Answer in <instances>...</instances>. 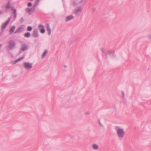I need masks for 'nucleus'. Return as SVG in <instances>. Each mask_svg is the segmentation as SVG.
Listing matches in <instances>:
<instances>
[{
	"instance_id": "1",
	"label": "nucleus",
	"mask_w": 151,
	"mask_h": 151,
	"mask_svg": "<svg viewBox=\"0 0 151 151\" xmlns=\"http://www.w3.org/2000/svg\"><path fill=\"white\" fill-rule=\"evenodd\" d=\"M16 45V43L13 40L9 41L8 42V45L7 47L8 50H12L14 49Z\"/></svg>"
},
{
	"instance_id": "2",
	"label": "nucleus",
	"mask_w": 151,
	"mask_h": 151,
	"mask_svg": "<svg viewBox=\"0 0 151 151\" xmlns=\"http://www.w3.org/2000/svg\"><path fill=\"white\" fill-rule=\"evenodd\" d=\"M28 45L25 43H23L21 45V48L20 50L18 52V54H20L22 51H24L27 50L29 48Z\"/></svg>"
},
{
	"instance_id": "3",
	"label": "nucleus",
	"mask_w": 151,
	"mask_h": 151,
	"mask_svg": "<svg viewBox=\"0 0 151 151\" xmlns=\"http://www.w3.org/2000/svg\"><path fill=\"white\" fill-rule=\"evenodd\" d=\"M124 134V131L122 129L118 128L117 130V135L119 138H122Z\"/></svg>"
},
{
	"instance_id": "4",
	"label": "nucleus",
	"mask_w": 151,
	"mask_h": 151,
	"mask_svg": "<svg viewBox=\"0 0 151 151\" xmlns=\"http://www.w3.org/2000/svg\"><path fill=\"white\" fill-rule=\"evenodd\" d=\"M24 67L27 70L31 69L32 67V64L28 62H24L23 63Z\"/></svg>"
},
{
	"instance_id": "5",
	"label": "nucleus",
	"mask_w": 151,
	"mask_h": 151,
	"mask_svg": "<svg viewBox=\"0 0 151 151\" xmlns=\"http://www.w3.org/2000/svg\"><path fill=\"white\" fill-rule=\"evenodd\" d=\"M11 17H9L8 19L6 22L3 24L1 26V29L3 31L4 30V29L6 28V25L9 23Z\"/></svg>"
},
{
	"instance_id": "6",
	"label": "nucleus",
	"mask_w": 151,
	"mask_h": 151,
	"mask_svg": "<svg viewBox=\"0 0 151 151\" xmlns=\"http://www.w3.org/2000/svg\"><path fill=\"white\" fill-rule=\"evenodd\" d=\"M82 11V8L80 6H78L76 7L75 9L74 12L76 15H79L81 11Z\"/></svg>"
},
{
	"instance_id": "7",
	"label": "nucleus",
	"mask_w": 151,
	"mask_h": 151,
	"mask_svg": "<svg viewBox=\"0 0 151 151\" xmlns=\"http://www.w3.org/2000/svg\"><path fill=\"white\" fill-rule=\"evenodd\" d=\"M38 29L42 33H44L45 32V27L41 24H40L38 26Z\"/></svg>"
},
{
	"instance_id": "8",
	"label": "nucleus",
	"mask_w": 151,
	"mask_h": 151,
	"mask_svg": "<svg viewBox=\"0 0 151 151\" xmlns=\"http://www.w3.org/2000/svg\"><path fill=\"white\" fill-rule=\"evenodd\" d=\"M32 35L34 37H37L39 36L38 31L37 29H35L34 30Z\"/></svg>"
},
{
	"instance_id": "9",
	"label": "nucleus",
	"mask_w": 151,
	"mask_h": 151,
	"mask_svg": "<svg viewBox=\"0 0 151 151\" xmlns=\"http://www.w3.org/2000/svg\"><path fill=\"white\" fill-rule=\"evenodd\" d=\"M24 26L22 25L19 27L14 32V33H19L24 29Z\"/></svg>"
},
{
	"instance_id": "10",
	"label": "nucleus",
	"mask_w": 151,
	"mask_h": 151,
	"mask_svg": "<svg viewBox=\"0 0 151 151\" xmlns=\"http://www.w3.org/2000/svg\"><path fill=\"white\" fill-rule=\"evenodd\" d=\"M46 27L48 33V35H50L51 34V31L49 24H47L46 25Z\"/></svg>"
},
{
	"instance_id": "11",
	"label": "nucleus",
	"mask_w": 151,
	"mask_h": 151,
	"mask_svg": "<svg viewBox=\"0 0 151 151\" xmlns=\"http://www.w3.org/2000/svg\"><path fill=\"white\" fill-rule=\"evenodd\" d=\"M35 8L33 6L31 8H27L26 9V11L28 13H29L31 12H33L35 11Z\"/></svg>"
},
{
	"instance_id": "12",
	"label": "nucleus",
	"mask_w": 151,
	"mask_h": 151,
	"mask_svg": "<svg viewBox=\"0 0 151 151\" xmlns=\"http://www.w3.org/2000/svg\"><path fill=\"white\" fill-rule=\"evenodd\" d=\"M74 17L72 15H70L67 17L66 18V21L68 22L69 20H70L72 19H73Z\"/></svg>"
},
{
	"instance_id": "13",
	"label": "nucleus",
	"mask_w": 151,
	"mask_h": 151,
	"mask_svg": "<svg viewBox=\"0 0 151 151\" xmlns=\"http://www.w3.org/2000/svg\"><path fill=\"white\" fill-rule=\"evenodd\" d=\"M11 9L13 11V13L14 15L17 14L16 9L14 6H11Z\"/></svg>"
},
{
	"instance_id": "14",
	"label": "nucleus",
	"mask_w": 151,
	"mask_h": 151,
	"mask_svg": "<svg viewBox=\"0 0 151 151\" xmlns=\"http://www.w3.org/2000/svg\"><path fill=\"white\" fill-rule=\"evenodd\" d=\"M24 58V56H23L22 57L16 60L15 61H14L13 64H15V63H17L18 62L22 60Z\"/></svg>"
},
{
	"instance_id": "15",
	"label": "nucleus",
	"mask_w": 151,
	"mask_h": 151,
	"mask_svg": "<svg viewBox=\"0 0 151 151\" xmlns=\"http://www.w3.org/2000/svg\"><path fill=\"white\" fill-rule=\"evenodd\" d=\"M30 33L29 32H27L24 34V36L25 37H29L30 36Z\"/></svg>"
},
{
	"instance_id": "16",
	"label": "nucleus",
	"mask_w": 151,
	"mask_h": 151,
	"mask_svg": "<svg viewBox=\"0 0 151 151\" xmlns=\"http://www.w3.org/2000/svg\"><path fill=\"white\" fill-rule=\"evenodd\" d=\"M40 1V0H36L35 4L33 6L35 8L36 6H37L38 5Z\"/></svg>"
},
{
	"instance_id": "17",
	"label": "nucleus",
	"mask_w": 151,
	"mask_h": 151,
	"mask_svg": "<svg viewBox=\"0 0 151 151\" xmlns=\"http://www.w3.org/2000/svg\"><path fill=\"white\" fill-rule=\"evenodd\" d=\"M47 52V50H45L44 52L42 53V58H45Z\"/></svg>"
},
{
	"instance_id": "18",
	"label": "nucleus",
	"mask_w": 151,
	"mask_h": 151,
	"mask_svg": "<svg viewBox=\"0 0 151 151\" xmlns=\"http://www.w3.org/2000/svg\"><path fill=\"white\" fill-rule=\"evenodd\" d=\"M15 27L14 26H13L10 29V34L12 33L13 32H14V29Z\"/></svg>"
},
{
	"instance_id": "19",
	"label": "nucleus",
	"mask_w": 151,
	"mask_h": 151,
	"mask_svg": "<svg viewBox=\"0 0 151 151\" xmlns=\"http://www.w3.org/2000/svg\"><path fill=\"white\" fill-rule=\"evenodd\" d=\"M93 149L94 150H97L98 148V145L96 144H93Z\"/></svg>"
},
{
	"instance_id": "20",
	"label": "nucleus",
	"mask_w": 151,
	"mask_h": 151,
	"mask_svg": "<svg viewBox=\"0 0 151 151\" xmlns=\"http://www.w3.org/2000/svg\"><path fill=\"white\" fill-rule=\"evenodd\" d=\"M11 7L10 3L8 2L7 4L6 5L5 8L6 9H8L10 8H11Z\"/></svg>"
},
{
	"instance_id": "21",
	"label": "nucleus",
	"mask_w": 151,
	"mask_h": 151,
	"mask_svg": "<svg viewBox=\"0 0 151 151\" xmlns=\"http://www.w3.org/2000/svg\"><path fill=\"white\" fill-rule=\"evenodd\" d=\"M27 29L28 31H31L32 29V28L31 26H28L27 27Z\"/></svg>"
},
{
	"instance_id": "22",
	"label": "nucleus",
	"mask_w": 151,
	"mask_h": 151,
	"mask_svg": "<svg viewBox=\"0 0 151 151\" xmlns=\"http://www.w3.org/2000/svg\"><path fill=\"white\" fill-rule=\"evenodd\" d=\"M32 5V4L31 3V2H29L28 3V4H27V6H31Z\"/></svg>"
},
{
	"instance_id": "23",
	"label": "nucleus",
	"mask_w": 151,
	"mask_h": 151,
	"mask_svg": "<svg viewBox=\"0 0 151 151\" xmlns=\"http://www.w3.org/2000/svg\"><path fill=\"white\" fill-rule=\"evenodd\" d=\"M101 51L103 53H105V50L104 48H101Z\"/></svg>"
},
{
	"instance_id": "24",
	"label": "nucleus",
	"mask_w": 151,
	"mask_h": 151,
	"mask_svg": "<svg viewBox=\"0 0 151 151\" xmlns=\"http://www.w3.org/2000/svg\"><path fill=\"white\" fill-rule=\"evenodd\" d=\"M90 114V112L89 111H87L85 113L86 115H89Z\"/></svg>"
},
{
	"instance_id": "25",
	"label": "nucleus",
	"mask_w": 151,
	"mask_h": 151,
	"mask_svg": "<svg viewBox=\"0 0 151 151\" xmlns=\"http://www.w3.org/2000/svg\"><path fill=\"white\" fill-rule=\"evenodd\" d=\"M24 20V19L22 17V18H21L20 19V22H23Z\"/></svg>"
},
{
	"instance_id": "26",
	"label": "nucleus",
	"mask_w": 151,
	"mask_h": 151,
	"mask_svg": "<svg viewBox=\"0 0 151 151\" xmlns=\"http://www.w3.org/2000/svg\"><path fill=\"white\" fill-rule=\"evenodd\" d=\"M111 53H112V54H113L114 52L110 50V51H109L108 53L110 54Z\"/></svg>"
},
{
	"instance_id": "27",
	"label": "nucleus",
	"mask_w": 151,
	"mask_h": 151,
	"mask_svg": "<svg viewBox=\"0 0 151 151\" xmlns=\"http://www.w3.org/2000/svg\"><path fill=\"white\" fill-rule=\"evenodd\" d=\"M148 38L149 40H151V34H150L148 36Z\"/></svg>"
},
{
	"instance_id": "28",
	"label": "nucleus",
	"mask_w": 151,
	"mask_h": 151,
	"mask_svg": "<svg viewBox=\"0 0 151 151\" xmlns=\"http://www.w3.org/2000/svg\"><path fill=\"white\" fill-rule=\"evenodd\" d=\"M122 96L123 98L124 97V91H122Z\"/></svg>"
},
{
	"instance_id": "29",
	"label": "nucleus",
	"mask_w": 151,
	"mask_h": 151,
	"mask_svg": "<svg viewBox=\"0 0 151 151\" xmlns=\"http://www.w3.org/2000/svg\"><path fill=\"white\" fill-rule=\"evenodd\" d=\"M17 14H15V15H14V20L16 18V17H17Z\"/></svg>"
},
{
	"instance_id": "30",
	"label": "nucleus",
	"mask_w": 151,
	"mask_h": 151,
	"mask_svg": "<svg viewBox=\"0 0 151 151\" xmlns=\"http://www.w3.org/2000/svg\"><path fill=\"white\" fill-rule=\"evenodd\" d=\"M3 13V12L2 11H0V14H2Z\"/></svg>"
},
{
	"instance_id": "31",
	"label": "nucleus",
	"mask_w": 151,
	"mask_h": 151,
	"mask_svg": "<svg viewBox=\"0 0 151 151\" xmlns=\"http://www.w3.org/2000/svg\"><path fill=\"white\" fill-rule=\"evenodd\" d=\"M95 10H96V9H95V8H93V9H92V10H93V12H94V11H95Z\"/></svg>"
},
{
	"instance_id": "32",
	"label": "nucleus",
	"mask_w": 151,
	"mask_h": 151,
	"mask_svg": "<svg viewBox=\"0 0 151 151\" xmlns=\"http://www.w3.org/2000/svg\"><path fill=\"white\" fill-rule=\"evenodd\" d=\"M101 127H103V125H102V123H99Z\"/></svg>"
},
{
	"instance_id": "33",
	"label": "nucleus",
	"mask_w": 151,
	"mask_h": 151,
	"mask_svg": "<svg viewBox=\"0 0 151 151\" xmlns=\"http://www.w3.org/2000/svg\"><path fill=\"white\" fill-rule=\"evenodd\" d=\"M1 46H2V45L1 44H0V48H1Z\"/></svg>"
},
{
	"instance_id": "34",
	"label": "nucleus",
	"mask_w": 151,
	"mask_h": 151,
	"mask_svg": "<svg viewBox=\"0 0 151 151\" xmlns=\"http://www.w3.org/2000/svg\"><path fill=\"white\" fill-rule=\"evenodd\" d=\"M65 67L66 68V66H65Z\"/></svg>"
},
{
	"instance_id": "35",
	"label": "nucleus",
	"mask_w": 151,
	"mask_h": 151,
	"mask_svg": "<svg viewBox=\"0 0 151 151\" xmlns=\"http://www.w3.org/2000/svg\"><path fill=\"white\" fill-rule=\"evenodd\" d=\"M83 1V0H82L81 1V2H82Z\"/></svg>"
},
{
	"instance_id": "36",
	"label": "nucleus",
	"mask_w": 151,
	"mask_h": 151,
	"mask_svg": "<svg viewBox=\"0 0 151 151\" xmlns=\"http://www.w3.org/2000/svg\"><path fill=\"white\" fill-rule=\"evenodd\" d=\"M100 121H99V123H100Z\"/></svg>"
},
{
	"instance_id": "37",
	"label": "nucleus",
	"mask_w": 151,
	"mask_h": 151,
	"mask_svg": "<svg viewBox=\"0 0 151 151\" xmlns=\"http://www.w3.org/2000/svg\"><path fill=\"white\" fill-rule=\"evenodd\" d=\"M31 1H33V0H30Z\"/></svg>"
}]
</instances>
